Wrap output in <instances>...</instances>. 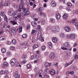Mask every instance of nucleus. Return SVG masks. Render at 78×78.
Listing matches in <instances>:
<instances>
[{
    "label": "nucleus",
    "instance_id": "nucleus-1",
    "mask_svg": "<svg viewBox=\"0 0 78 78\" xmlns=\"http://www.w3.org/2000/svg\"><path fill=\"white\" fill-rule=\"evenodd\" d=\"M21 3V5H22V7L20 6V9H22L23 11V12H27L28 11V8H23V6L25 5V3H24V0H20Z\"/></svg>",
    "mask_w": 78,
    "mask_h": 78
},
{
    "label": "nucleus",
    "instance_id": "nucleus-2",
    "mask_svg": "<svg viewBox=\"0 0 78 78\" xmlns=\"http://www.w3.org/2000/svg\"><path fill=\"white\" fill-rule=\"evenodd\" d=\"M52 31L54 33H57L59 31V26H56L54 27H53L51 29Z\"/></svg>",
    "mask_w": 78,
    "mask_h": 78
},
{
    "label": "nucleus",
    "instance_id": "nucleus-3",
    "mask_svg": "<svg viewBox=\"0 0 78 78\" xmlns=\"http://www.w3.org/2000/svg\"><path fill=\"white\" fill-rule=\"evenodd\" d=\"M75 36L74 34H67L66 36V37L68 39H75Z\"/></svg>",
    "mask_w": 78,
    "mask_h": 78
},
{
    "label": "nucleus",
    "instance_id": "nucleus-4",
    "mask_svg": "<svg viewBox=\"0 0 78 78\" xmlns=\"http://www.w3.org/2000/svg\"><path fill=\"white\" fill-rule=\"evenodd\" d=\"M42 38H44L43 37H42V33L41 31H39L37 35V39H41Z\"/></svg>",
    "mask_w": 78,
    "mask_h": 78
},
{
    "label": "nucleus",
    "instance_id": "nucleus-5",
    "mask_svg": "<svg viewBox=\"0 0 78 78\" xmlns=\"http://www.w3.org/2000/svg\"><path fill=\"white\" fill-rule=\"evenodd\" d=\"M10 63L12 66H14L15 65V66H19V67H20V64H19V63H16L13 62L12 60H11L10 62Z\"/></svg>",
    "mask_w": 78,
    "mask_h": 78
},
{
    "label": "nucleus",
    "instance_id": "nucleus-6",
    "mask_svg": "<svg viewBox=\"0 0 78 78\" xmlns=\"http://www.w3.org/2000/svg\"><path fill=\"white\" fill-rule=\"evenodd\" d=\"M56 56H55V54L54 52H52L50 54L49 57L51 59H55Z\"/></svg>",
    "mask_w": 78,
    "mask_h": 78
},
{
    "label": "nucleus",
    "instance_id": "nucleus-7",
    "mask_svg": "<svg viewBox=\"0 0 78 78\" xmlns=\"http://www.w3.org/2000/svg\"><path fill=\"white\" fill-rule=\"evenodd\" d=\"M36 59L34 61V63H37V62H38V60L40 59V57L38 55H37L36 56Z\"/></svg>",
    "mask_w": 78,
    "mask_h": 78
},
{
    "label": "nucleus",
    "instance_id": "nucleus-8",
    "mask_svg": "<svg viewBox=\"0 0 78 78\" xmlns=\"http://www.w3.org/2000/svg\"><path fill=\"white\" fill-rule=\"evenodd\" d=\"M19 72L18 71H16L15 72L14 74V76H16L15 78H20V77L19 76V74L18 73Z\"/></svg>",
    "mask_w": 78,
    "mask_h": 78
},
{
    "label": "nucleus",
    "instance_id": "nucleus-9",
    "mask_svg": "<svg viewBox=\"0 0 78 78\" xmlns=\"http://www.w3.org/2000/svg\"><path fill=\"white\" fill-rule=\"evenodd\" d=\"M65 30L66 32L70 31V28L69 26H66L65 28Z\"/></svg>",
    "mask_w": 78,
    "mask_h": 78
},
{
    "label": "nucleus",
    "instance_id": "nucleus-10",
    "mask_svg": "<svg viewBox=\"0 0 78 78\" xmlns=\"http://www.w3.org/2000/svg\"><path fill=\"white\" fill-rule=\"evenodd\" d=\"M55 17L57 20H59V19L61 18V15H60L59 14L57 13L55 14Z\"/></svg>",
    "mask_w": 78,
    "mask_h": 78
},
{
    "label": "nucleus",
    "instance_id": "nucleus-11",
    "mask_svg": "<svg viewBox=\"0 0 78 78\" xmlns=\"http://www.w3.org/2000/svg\"><path fill=\"white\" fill-rule=\"evenodd\" d=\"M49 73L51 74V75H55L56 73V71L54 69H51L50 70Z\"/></svg>",
    "mask_w": 78,
    "mask_h": 78
},
{
    "label": "nucleus",
    "instance_id": "nucleus-12",
    "mask_svg": "<svg viewBox=\"0 0 78 78\" xmlns=\"http://www.w3.org/2000/svg\"><path fill=\"white\" fill-rule=\"evenodd\" d=\"M8 14L9 16H13V15L14 14V11L13 10H11V11L9 12Z\"/></svg>",
    "mask_w": 78,
    "mask_h": 78
},
{
    "label": "nucleus",
    "instance_id": "nucleus-13",
    "mask_svg": "<svg viewBox=\"0 0 78 78\" xmlns=\"http://www.w3.org/2000/svg\"><path fill=\"white\" fill-rule=\"evenodd\" d=\"M64 46L67 48H69V47H70V45L69 44V43L68 42L65 43L64 44Z\"/></svg>",
    "mask_w": 78,
    "mask_h": 78
},
{
    "label": "nucleus",
    "instance_id": "nucleus-14",
    "mask_svg": "<svg viewBox=\"0 0 78 78\" xmlns=\"http://www.w3.org/2000/svg\"><path fill=\"white\" fill-rule=\"evenodd\" d=\"M51 65V64L50 63H48V62H46L44 64V66L46 67V68H47L48 67V66H49V67H50V66Z\"/></svg>",
    "mask_w": 78,
    "mask_h": 78
},
{
    "label": "nucleus",
    "instance_id": "nucleus-15",
    "mask_svg": "<svg viewBox=\"0 0 78 78\" xmlns=\"http://www.w3.org/2000/svg\"><path fill=\"white\" fill-rule=\"evenodd\" d=\"M12 32L13 34H16V28L14 27L12 28Z\"/></svg>",
    "mask_w": 78,
    "mask_h": 78
},
{
    "label": "nucleus",
    "instance_id": "nucleus-16",
    "mask_svg": "<svg viewBox=\"0 0 78 78\" xmlns=\"http://www.w3.org/2000/svg\"><path fill=\"white\" fill-rule=\"evenodd\" d=\"M52 40L53 42H54L55 43L56 42H57L58 41V40L57 39V38L56 37H54L52 38Z\"/></svg>",
    "mask_w": 78,
    "mask_h": 78
},
{
    "label": "nucleus",
    "instance_id": "nucleus-17",
    "mask_svg": "<svg viewBox=\"0 0 78 78\" xmlns=\"http://www.w3.org/2000/svg\"><path fill=\"white\" fill-rule=\"evenodd\" d=\"M14 18H16L17 19V17H19V18H20V13H18L17 14H15L14 16Z\"/></svg>",
    "mask_w": 78,
    "mask_h": 78
},
{
    "label": "nucleus",
    "instance_id": "nucleus-18",
    "mask_svg": "<svg viewBox=\"0 0 78 78\" xmlns=\"http://www.w3.org/2000/svg\"><path fill=\"white\" fill-rule=\"evenodd\" d=\"M51 5L52 6H56V2L54 1L52 2L51 3Z\"/></svg>",
    "mask_w": 78,
    "mask_h": 78
},
{
    "label": "nucleus",
    "instance_id": "nucleus-19",
    "mask_svg": "<svg viewBox=\"0 0 78 78\" xmlns=\"http://www.w3.org/2000/svg\"><path fill=\"white\" fill-rule=\"evenodd\" d=\"M68 17V15L66 13L63 16V19H67Z\"/></svg>",
    "mask_w": 78,
    "mask_h": 78
},
{
    "label": "nucleus",
    "instance_id": "nucleus-20",
    "mask_svg": "<svg viewBox=\"0 0 78 78\" xmlns=\"http://www.w3.org/2000/svg\"><path fill=\"white\" fill-rule=\"evenodd\" d=\"M32 25L34 27H36L37 25V23H36L35 21L32 22Z\"/></svg>",
    "mask_w": 78,
    "mask_h": 78
},
{
    "label": "nucleus",
    "instance_id": "nucleus-21",
    "mask_svg": "<svg viewBox=\"0 0 78 78\" xmlns=\"http://www.w3.org/2000/svg\"><path fill=\"white\" fill-rule=\"evenodd\" d=\"M30 14V12L29 11L25 12V13L24 14H23V16H26V15H29Z\"/></svg>",
    "mask_w": 78,
    "mask_h": 78
},
{
    "label": "nucleus",
    "instance_id": "nucleus-22",
    "mask_svg": "<svg viewBox=\"0 0 78 78\" xmlns=\"http://www.w3.org/2000/svg\"><path fill=\"white\" fill-rule=\"evenodd\" d=\"M0 15H1L2 17H4L5 16V13L4 12H0Z\"/></svg>",
    "mask_w": 78,
    "mask_h": 78
},
{
    "label": "nucleus",
    "instance_id": "nucleus-23",
    "mask_svg": "<svg viewBox=\"0 0 78 78\" xmlns=\"http://www.w3.org/2000/svg\"><path fill=\"white\" fill-rule=\"evenodd\" d=\"M11 23H12V24L13 25H18L17 23V22L16 21H11Z\"/></svg>",
    "mask_w": 78,
    "mask_h": 78
},
{
    "label": "nucleus",
    "instance_id": "nucleus-24",
    "mask_svg": "<svg viewBox=\"0 0 78 78\" xmlns=\"http://www.w3.org/2000/svg\"><path fill=\"white\" fill-rule=\"evenodd\" d=\"M3 66H4L5 67H8L9 66V64L6 62H4L3 63Z\"/></svg>",
    "mask_w": 78,
    "mask_h": 78
},
{
    "label": "nucleus",
    "instance_id": "nucleus-25",
    "mask_svg": "<svg viewBox=\"0 0 78 78\" xmlns=\"http://www.w3.org/2000/svg\"><path fill=\"white\" fill-rule=\"evenodd\" d=\"M37 28L40 30V31H41L42 30V28L41 27V26L40 25H38L37 26Z\"/></svg>",
    "mask_w": 78,
    "mask_h": 78
},
{
    "label": "nucleus",
    "instance_id": "nucleus-26",
    "mask_svg": "<svg viewBox=\"0 0 78 78\" xmlns=\"http://www.w3.org/2000/svg\"><path fill=\"white\" fill-rule=\"evenodd\" d=\"M33 48L34 49H35L36 48H37V47H38V45L37 44H34L33 45Z\"/></svg>",
    "mask_w": 78,
    "mask_h": 78
},
{
    "label": "nucleus",
    "instance_id": "nucleus-27",
    "mask_svg": "<svg viewBox=\"0 0 78 78\" xmlns=\"http://www.w3.org/2000/svg\"><path fill=\"white\" fill-rule=\"evenodd\" d=\"M6 55L8 56H11V55H12V54L11 52L9 51L6 53Z\"/></svg>",
    "mask_w": 78,
    "mask_h": 78
},
{
    "label": "nucleus",
    "instance_id": "nucleus-28",
    "mask_svg": "<svg viewBox=\"0 0 78 78\" xmlns=\"http://www.w3.org/2000/svg\"><path fill=\"white\" fill-rule=\"evenodd\" d=\"M65 36V35H64V34L62 33L60 35V37L61 38H63V37H64Z\"/></svg>",
    "mask_w": 78,
    "mask_h": 78
},
{
    "label": "nucleus",
    "instance_id": "nucleus-29",
    "mask_svg": "<svg viewBox=\"0 0 78 78\" xmlns=\"http://www.w3.org/2000/svg\"><path fill=\"white\" fill-rule=\"evenodd\" d=\"M11 61H13V62L15 63H19L18 62H17V59H16L13 58L11 60Z\"/></svg>",
    "mask_w": 78,
    "mask_h": 78
},
{
    "label": "nucleus",
    "instance_id": "nucleus-30",
    "mask_svg": "<svg viewBox=\"0 0 78 78\" xmlns=\"http://www.w3.org/2000/svg\"><path fill=\"white\" fill-rule=\"evenodd\" d=\"M1 51L2 53H6V49L5 48H2V49Z\"/></svg>",
    "mask_w": 78,
    "mask_h": 78
},
{
    "label": "nucleus",
    "instance_id": "nucleus-31",
    "mask_svg": "<svg viewBox=\"0 0 78 78\" xmlns=\"http://www.w3.org/2000/svg\"><path fill=\"white\" fill-rule=\"evenodd\" d=\"M49 47L50 48H52V47H53V46L52 45V43H51V42H50L49 43Z\"/></svg>",
    "mask_w": 78,
    "mask_h": 78
},
{
    "label": "nucleus",
    "instance_id": "nucleus-32",
    "mask_svg": "<svg viewBox=\"0 0 78 78\" xmlns=\"http://www.w3.org/2000/svg\"><path fill=\"white\" fill-rule=\"evenodd\" d=\"M4 17V20H5L7 22H8V18H7V16L5 15Z\"/></svg>",
    "mask_w": 78,
    "mask_h": 78
},
{
    "label": "nucleus",
    "instance_id": "nucleus-33",
    "mask_svg": "<svg viewBox=\"0 0 78 78\" xmlns=\"http://www.w3.org/2000/svg\"><path fill=\"white\" fill-rule=\"evenodd\" d=\"M27 69H31V65L30 64H28L27 65Z\"/></svg>",
    "mask_w": 78,
    "mask_h": 78
},
{
    "label": "nucleus",
    "instance_id": "nucleus-34",
    "mask_svg": "<svg viewBox=\"0 0 78 78\" xmlns=\"http://www.w3.org/2000/svg\"><path fill=\"white\" fill-rule=\"evenodd\" d=\"M67 5L69 8H71L72 4L71 3L69 2L67 3Z\"/></svg>",
    "mask_w": 78,
    "mask_h": 78
},
{
    "label": "nucleus",
    "instance_id": "nucleus-35",
    "mask_svg": "<svg viewBox=\"0 0 78 78\" xmlns=\"http://www.w3.org/2000/svg\"><path fill=\"white\" fill-rule=\"evenodd\" d=\"M9 5V3L8 2H5L4 4V6H8Z\"/></svg>",
    "mask_w": 78,
    "mask_h": 78
},
{
    "label": "nucleus",
    "instance_id": "nucleus-36",
    "mask_svg": "<svg viewBox=\"0 0 78 78\" xmlns=\"http://www.w3.org/2000/svg\"><path fill=\"white\" fill-rule=\"evenodd\" d=\"M22 37L23 38H27V35L25 34H23L22 35Z\"/></svg>",
    "mask_w": 78,
    "mask_h": 78
},
{
    "label": "nucleus",
    "instance_id": "nucleus-37",
    "mask_svg": "<svg viewBox=\"0 0 78 78\" xmlns=\"http://www.w3.org/2000/svg\"><path fill=\"white\" fill-rule=\"evenodd\" d=\"M22 58L23 59H25L27 58V56L25 55H23L22 56Z\"/></svg>",
    "mask_w": 78,
    "mask_h": 78
},
{
    "label": "nucleus",
    "instance_id": "nucleus-38",
    "mask_svg": "<svg viewBox=\"0 0 78 78\" xmlns=\"http://www.w3.org/2000/svg\"><path fill=\"white\" fill-rule=\"evenodd\" d=\"M0 40H1V41L5 40V37L4 36L1 37H0Z\"/></svg>",
    "mask_w": 78,
    "mask_h": 78
},
{
    "label": "nucleus",
    "instance_id": "nucleus-39",
    "mask_svg": "<svg viewBox=\"0 0 78 78\" xmlns=\"http://www.w3.org/2000/svg\"><path fill=\"white\" fill-rule=\"evenodd\" d=\"M12 44H16V41L15 40H13L12 41Z\"/></svg>",
    "mask_w": 78,
    "mask_h": 78
},
{
    "label": "nucleus",
    "instance_id": "nucleus-40",
    "mask_svg": "<svg viewBox=\"0 0 78 78\" xmlns=\"http://www.w3.org/2000/svg\"><path fill=\"white\" fill-rule=\"evenodd\" d=\"M8 73H9V72H8V71L7 70L4 71V74H5V75H8Z\"/></svg>",
    "mask_w": 78,
    "mask_h": 78
},
{
    "label": "nucleus",
    "instance_id": "nucleus-41",
    "mask_svg": "<svg viewBox=\"0 0 78 78\" xmlns=\"http://www.w3.org/2000/svg\"><path fill=\"white\" fill-rule=\"evenodd\" d=\"M38 71H39V68L37 67L35 68L34 70V71L35 72H37Z\"/></svg>",
    "mask_w": 78,
    "mask_h": 78
},
{
    "label": "nucleus",
    "instance_id": "nucleus-42",
    "mask_svg": "<svg viewBox=\"0 0 78 78\" xmlns=\"http://www.w3.org/2000/svg\"><path fill=\"white\" fill-rule=\"evenodd\" d=\"M77 22V21L75 19H73L72 20V22L73 23H76Z\"/></svg>",
    "mask_w": 78,
    "mask_h": 78
},
{
    "label": "nucleus",
    "instance_id": "nucleus-43",
    "mask_svg": "<svg viewBox=\"0 0 78 78\" xmlns=\"http://www.w3.org/2000/svg\"><path fill=\"white\" fill-rule=\"evenodd\" d=\"M74 59H76V60H77L78 59V55H75L74 57Z\"/></svg>",
    "mask_w": 78,
    "mask_h": 78
},
{
    "label": "nucleus",
    "instance_id": "nucleus-44",
    "mask_svg": "<svg viewBox=\"0 0 78 78\" xmlns=\"http://www.w3.org/2000/svg\"><path fill=\"white\" fill-rule=\"evenodd\" d=\"M50 20V21L52 22H53V23H54V22H55V20L54 19H51Z\"/></svg>",
    "mask_w": 78,
    "mask_h": 78
},
{
    "label": "nucleus",
    "instance_id": "nucleus-45",
    "mask_svg": "<svg viewBox=\"0 0 78 78\" xmlns=\"http://www.w3.org/2000/svg\"><path fill=\"white\" fill-rule=\"evenodd\" d=\"M32 59H36V56H34V55H33L31 56V58Z\"/></svg>",
    "mask_w": 78,
    "mask_h": 78
},
{
    "label": "nucleus",
    "instance_id": "nucleus-46",
    "mask_svg": "<svg viewBox=\"0 0 78 78\" xmlns=\"http://www.w3.org/2000/svg\"><path fill=\"white\" fill-rule=\"evenodd\" d=\"M41 48L42 49V50H45L46 48L45 47V46H43L41 47Z\"/></svg>",
    "mask_w": 78,
    "mask_h": 78
},
{
    "label": "nucleus",
    "instance_id": "nucleus-47",
    "mask_svg": "<svg viewBox=\"0 0 78 78\" xmlns=\"http://www.w3.org/2000/svg\"><path fill=\"white\" fill-rule=\"evenodd\" d=\"M24 44L25 45H27V46H28V43L27 41L24 42Z\"/></svg>",
    "mask_w": 78,
    "mask_h": 78
},
{
    "label": "nucleus",
    "instance_id": "nucleus-48",
    "mask_svg": "<svg viewBox=\"0 0 78 78\" xmlns=\"http://www.w3.org/2000/svg\"><path fill=\"white\" fill-rule=\"evenodd\" d=\"M41 24L43 25H45V21H42Z\"/></svg>",
    "mask_w": 78,
    "mask_h": 78
},
{
    "label": "nucleus",
    "instance_id": "nucleus-49",
    "mask_svg": "<svg viewBox=\"0 0 78 78\" xmlns=\"http://www.w3.org/2000/svg\"><path fill=\"white\" fill-rule=\"evenodd\" d=\"M4 73V71L3 70H2L1 71H0V74H1V75H2V74H3Z\"/></svg>",
    "mask_w": 78,
    "mask_h": 78
},
{
    "label": "nucleus",
    "instance_id": "nucleus-50",
    "mask_svg": "<svg viewBox=\"0 0 78 78\" xmlns=\"http://www.w3.org/2000/svg\"><path fill=\"white\" fill-rule=\"evenodd\" d=\"M7 44H8V45H11V42L8 41L7 42Z\"/></svg>",
    "mask_w": 78,
    "mask_h": 78
},
{
    "label": "nucleus",
    "instance_id": "nucleus-51",
    "mask_svg": "<svg viewBox=\"0 0 78 78\" xmlns=\"http://www.w3.org/2000/svg\"><path fill=\"white\" fill-rule=\"evenodd\" d=\"M10 49L12 50H14L15 49V48L13 46H12L11 47H10Z\"/></svg>",
    "mask_w": 78,
    "mask_h": 78
},
{
    "label": "nucleus",
    "instance_id": "nucleus-52",
    "mask_svg": "<svg viewBox=\"0 0 78 78\" xmlns=\"http://www.w3.org/2000/svg\"><path fill=\"white\" fill-rule=\"evenodd\" d=\"M75 26L76 27H78V23H77V22L75 23Z\"/></svg>",
    "mask_w": 78,
    "mask_h": 78
},
{
    "label": "nucleus",
    "instance_id": "nucleus-53",
    "mask_svg": "<svg viewBox=\"0 0 78 78\" xmlns=\"http://www.w3.org/2000/svg\"><path fill=\"white\" fill-rule=\"evenodd\" d=\"M30 25H27V27H26V29L27 30H29V28L30 27Z\"/></svg>",
    "mask_w": 78,
    "mask_h": 78
},
{
    "label": "nucleus",
    "instance_id": "nucleus-54",
    "mask_svg": "<svg viewBox=\"0 0 78 78\" xmlns=\"http://www.w3.org/2000/svg\"><path fill=\"white\" fill-rule=\"evenodd\" d=\"M61 48L62 50H67V48H66L65 47H62Z\"/></svg>",
    "mask_w": 78,
    "mask_h": 78
},
{
    "label": "nucleus",
    "instance_id": "nucleus-55",
    "mask_svg": "<svg viewBox=\"0 0 78 78\" xmlns=\"http://www.w3.org/2000/svg\"><path fill=\"white\" fill-rule=\"evenodd\" d=\"M3 6V3H0V8H2V6Z\"/></svg>",
    "mask_w": 78,
    "mask_h": 78
},
{
    "label": "nucleus",
    "instance_id": "nucleus-56",
    "mask_svg": "<svg viewBox=\"0 0 78 78\" xmlns=\"http://www.w3.org/2000/svg\"><path fill=\"white\" fill-rule=\"evenodd\" d=\"M43 78H48V76L47 75H44Z\"/></svg>",
    "mask_w": 78,
    "mask_h": 78
},
{
    "label": "nucleus",
    "instance_id": "nucleus-57",
    "mask_svg": "<svg viewBox=\"0 0 78 78\" xmlns=\"http://www.w3.org/2000/svg\"><path fill=\"white\" fill-rule=\"evenodd\" d=\"M35 32H36V30H32V32L31 33V34H34V33H35Z\"/></svg>",
    "mask_w": 78,
    "mask_h": 78
},
{
    "label": "nucleus",
    "instance_id": "nucleus-58",
    "mask_svg": "<svg viewBox=\"0 0 78 78\" xmlns=\"http://www.w3.org/2000/svg\"><path fill=\"white\" fill-rule=\"evenodd\" d=\"M73 62V61L71 62L70 63L67 64V65H68V66H70V64H72Z\"/></svg>",
    "mask_w": 78,
    "mask_h": 78
},
{
    "label": "nucleus",
    "instance_id": "nucleus-59",
    "mask_svg": "<svg viewBox=\"0 0 78 78\" xmlns=\"http://www.w3.org/2000/svg\"><path fill=\"white\" fill-rule=\"evenodd\" d=\"M22 31V27H20V33H21Z\"/></svg>",
    "mask_w": 78,
    "mask_h": 78
},
{
    "label": "nucleus",
    "instance_id": "nucleus-60",
    "mask_svg": "<svg viewBox=\"0 0 78 78\" xmlns=\"http://www.w3.org/2000/svg\"><path fill=\"white\" fill-rule=\"evenodd\" d=\"M26 62H27V60H24L22 62L23 64H25V63H26Z\"/></svg>",
    "mask_w": 78,
    "mask_h": 78
},
{
    "label": "nucleus",
    "instance_id": "nucleus-61",
    "mask_svg": "<svg viewBox=\"0 0 78 78\" xmlns=\"http://www.w3.org/2000/svg\"><path fill=\"white\" fill-rule=\"evenodd\" d=\"M69 73L71 75H73L74 74V72L73 71L70 72Z\"/></svg>",
    "mask_w": 78,
    "mask_h": 78
},
{
    "label": "nucleus",
    "instance_id": "nucleus-62",
    "mask_svg": "<svg viewBox=\"0 0 78 78\" xmlns=\"http://www.w3.org/2000/svg\"><path fill=\"white\" fill-rule=\"evenodd\" d=\"M34 20L35 21H37V20H38V19H37V18H34Z\"/></svg>",
    "mask_w": 78,
    "mask_h": 78
},
{
    "label": "nucleus",
    "instance_id": "nucleus-63",
    "mask_svg": "<svg viewBox=\"0 0 78 78\" xmlns=\"http://www.w3.org/2000/svg\"><path fill=\"white\" fill-rule=\"evenodd\" d=\"M48 72H46V71H45L44 73V75H47V74Z\"/></svg>",
    "mask_w": 78,
    "mask_h": 78
},
{
    "label": "nucleus",
    "instance_id": "nucleus-64",
    "mask_svg": "<svg viewBox=\"0 0 78 78\" xmlns=\"http://www.w3.org/2000/svg\"><path fill=\"white\" fill-rule=\"evenodd\" d=\"M30 6H32L33 5V3L32 2H30Z\"/></svg>",
    "mask_w": 78,
    "mask_h": 78
}]
</instances>
